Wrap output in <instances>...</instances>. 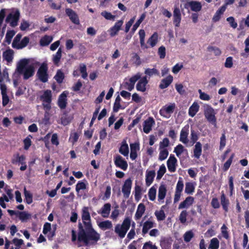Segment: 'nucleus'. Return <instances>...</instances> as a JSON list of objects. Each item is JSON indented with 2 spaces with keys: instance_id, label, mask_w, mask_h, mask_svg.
<instances>
[{
  "instance_id": "f257e3e1",
  "label": "nucleus",
  "mask_w": 249,
  "mask_h": 249,
  "mask_svg": "<svg viewBox=\"0 0 249 249\" xmlns=\"http://www.w3.org/2000/svg\"><path fill=\"white\" fill-rule=\"evenodd\" d=\"M82 222H78L77 231H71V241H76L78 247L95 245L100 239V234L92 227L88 207L82 209Z\"/></svg>"
},
{
  "instance_id": "f03ea898",
  "label": "nucleus",
  "mask_w": 249,
  "mask_h": 249,
  "mask_svg": "<svg viewBox=\"0 0 249 249\" xmlns=\"http://www.w3.org/2000/svg\"><path fill=\"white\" fill-rule=\"evenodd\" d=\"M130 225L131 219L129 217H126L124 220L122 225L118 224L116 225L114 231L120 238H123L129 229Z\"/></svg>"
},
{
  "instance_id": "7ed1b4c3",
  "label": "nucleus",
  "mask_w": 249,
  "mask_h": 249,
  "mask_svg": "<svg viewBox=\"0 0 249 249\" xmlns=\"http://www.w3.org/2000/svg\"><path fill=\"white\" fill-rule=\"evenodd\" d=\"M216 112L214 109L209 105L204 106V115L207 120L211 124L215 125L216 124Z\"/></svg>"
},
{
  "instance_id": "20e7f679",
  "label": "nucleus",
  "mask_w": 249,
  "mask_h": 249,
  "mask_svg": "<svg viewBox=\"0 0 249 249\" xmlns=\"http://www.w3.org/2000/svg\"><path fill=\"white\" fill-rule=\"evenodd\" d=\"M40 100L43 102L42 106L46 111H49L51 108V103L52 100V94L51 90H45L40 96Z\"/></svg>"
},
{
  "instance_id": "39448f33",
  "label": "nucleus",
  "mask_w": 249,
  "mask_h": 249,
  "mask_svg": "<svg viewBox=\"0 0 249 249\" xmlns=\"http://www.w3.org/2000/svg\"><path fill=\"white\" fill-rule=\"evenodd\" d=\"M48 71V67L47 64L45 62L42 63L36 73V76L41 82L46 83L48 81L49 75Z\"/></svg>"
},
{
  "instance_id": "423d86ee",
  "label": "nucleus",
  "mask_w": 249,
  "mask_h": 249,
  "mask_svg": "<svg viewBox=\"0 0 249 249\" xmlns=\"http://www.w3.org/2000/svg\"><path fill=\"white\" fill-rule=\"evenodd\" d=\"M176 108V105L175 103H171L169 105H166L162 107L160 110V114L166 118H169L171 116Z\"/></svg>"
},
{
  "instance_id": "0eeeda50",
  "label": "nucleus",
  "mask_w": 249,
  "mask_h": 249,
  "mask_svg": "<svg viewBox=\"0 0 249 249\" xmlns=\"http://www.w3.org/2000/svg\"><path fill=\"white\" fill-rule=\"evenodd\" d=\"M20 17V13L18 10H17L14 13H10L7 16L5 22L10 23V26L15 27L18 25Z\"/></svg>"
},
{
  "instance_id": "6e6552de",
  "label": "nucleus",
  "mask_w": 249,
  "mask_h": 249,
  "mask_svg": "<svg viewBox=\"0 0 249 249\" xmlns=\"http://www.w3.org/2000/svg\"><path fill=\"white\" fill-rule=\"evenodd\" d=\"M184 187L183 182L181 178H179L177 182L175 194L174 196V203H176L178 202L179 199L181 195V192H182L183 189Z\"/></svg>"
},
{
  "instance_id": "1a4fd4ad",
  "label": "nucleus",
  "mask_w": 249,
  "mask_h": 249,
  "mask_svg": "<svg viewBox=\"0 0 249 249\" xmlns=\"http://www.w3.org/2000/svg\"><path fill=\"white\" fill-rule=\"evenodd\" d=\"M132 181L130 178L126 179L122 186V192L124 194V196L127 198L129 196L132 187Z\"/></svg>"
},
{
  "instance_id": "9d476101",
  "label": "nucleus",
  "mask_w": 249,
  "mask_h": 249,
  "mask_svg": "<svg viewBox=\"0 0 249 249\" xmlns=\"http://www.w3.org/2000/svg\"><path fill=\"white\" fill-rule=\"evenodd\" d=\"M177 162V159L176 158L175 156L173 154H171L167 161V166L169 171L171 173L175 172L176 171Z\"/></svg>"
},
{
  "instance_id": "9b49d317",
  "label": "nucleus",
  "mask_w": 249,
  "mask_h": 249,
  "mask_svg": "<svg viewBox=\"0 0 249 249\" xmlns=\"http://www.w3.org/2000/svg\"><path fill=\"white\" fill-rule=\"evenodd\" d=\"M65 12L72 23L76 25L80 24L79 17L75 11L71 8H68L65 9Z\"/></svg>"
},
{
  "instance_id": "f8f14e48",
  "label": "nucleus",
  "mask_w": 249,
  "mask_h": 249,
  "mask_svg": "<svg viewBox=\"0 0 249 249\" xmlns=\"http://www.w3.org/2000/svg\"><path fill=\"white\" fill-rule=\"evenodd\" d=\"M155 122L152 117H148L143 124V130L146 133H149L152 130V126L155 124Z\"/></svg>"
},
{
  "instance_id": "ddd939ff",
  "label": "nucleus",
  "mask_w": 249,
  "mask_h": 249,
  "mask_svg": "<svg viewBox=\"0 0 249 249\" xmlns=\"http://www.w3.org/2000/svg\"><path fill=\"white\" fill-rule=\"evenodd\" d=\"M123 23V20H119L110 28L108 32L110 36L113 37L118 34L119 31L121 29V27L122 26Z\"/></svg>"
},
{
  "instance_id": "4468645a",
  "label": "nucleus",
  "mask_w": 249,
  "mask_h": 249,
  "mask_svg": "<svg viewBox=\"0 0 249 249\" xmlns=\"http://www.w3.org/2000/svg\"><path fill=\"white\" fill-rule=\"evenodd\" d=\"M181 20V15L179 8L175 6L173 11V23L175 27H178Z\"/></svg>"
},
{
  "instance_id": "2eb2a0df",
  "label": "nucleus",
  "mask_w": 249,
  "mask_h": 249,
  "mask_svg": "<svg viewBox=\"0 0 249 249\" xmlns=\"http://www.w3.org/2000/svg\"><path fill=\"white\" fill-rule=\"evenodd\" d=\"M115 165L122 170L125 171L127 169L128 164L126 160L120 155L116 156L114 159Z\"/></svg>"
},
{
  "instance_id": "dca6fc26",
  "label": "nucleus",
  "mask_w": 249,
  "mask_h": 249,
  "mask_svg": "<svg viewBox=\"0 0 249 249\" xmlns=\"http://www.w3.org/2000/svg\"><path fill=\"white\" fill-rule=\"evenodd\" d=\"M68 94L67 91H63L59 96L58 99L57 105L60 109H63L66 107L67 102V96Z\"/></svg>"
},
{
  "instance_id": "f3484780",
  "label": "nucleus",
  "mask_w": 249,
  "mask_h": 249,
  "mask_svg": "<svg viewBox=\"0 0 249 249\" xmlns=\"http://www.w3.org/2000/svg\"><path fill=\"white\" fill-rule=\"evenodd\" d=\"M147 76H145L141 78L136 85V89L138 91L144 92L146 91V86L148 83Z\"/></svg>"
},
{
  "instance_id": "a211bd4d",
  "label": "nucleus",
  "mask_w": 249,
  "mask_h": 249,
  "mask_svg": "<svg viewBox=\"0 0 249 249\" xmlns=\"http://www.w3.org/2000/svg\"><path fill=\"white\" fill-rule=\"evenodd\" d=\"M1 93L2 95V106H6L9 102V98L7 94V87L5 84L0 85Z\"/></svg>"
},
{
  "instance_id": "6ab92c4d",
  "label": "nucleus",
  "mask_w": 249,
  "mask_h": 249,
  "mask_svg": "<svg viewBox=\"0 0 249 249\" xmlns=\"http://www.w3.org/2000/svg\"><path fill=\"white\" fill-rule=\"evenodd\" d=\"M35 73V68L33 65H28L26 68L24 69L21 74H23V78L25 80L32 77Z\"/></svg>"
},
{
  "instance_id": "aec40b11",
  "label": "nucleus",
  "mask_w": 249,
  "mask_h": 249,
  "mask_svg": "<svg viewBox=\"0 0 249 249\" xmlns=\"http://www.w3.org/2000/svg\"><path fill=\"white\" fill-rule=\"evenodd\" d=\"M194 202V198L193 196H188L185 199L181 202L179 206L178 209H182L184 208H187L190 206L192 205Z\"/></svg>"
},
{
  "instance_id": "412c9836",
  "label": "nucleus",
  "mask_w": 249,
  "mask_h": 249,
  "mask_svg": "<svg viewBox=\"0 0 249 249\" xmlns=\"http://www.w3.org/2000/svg\"><path fill=\"white\" fill-rule=\"evenodd\" d=\"M173 77L172 75H169L166 78L162 79L161 80L159 88L160 89H164L167 88L173 82Z\"/></svg>"
},
{
  "instance_id": "4be33fe9",
  "label": "nucleus",
  "mask_w": 249,
  "mask_h": 249,
  "mask_svg": "<svg viewBox=\"0 0 249 249\" xmlns=\"http://www.w3.org/2000/svg\"><path fill=\"white\" fill-rule=\"evenodd\" d=\"M154 227V222L152 220V217L151 216L148 220L144 222L142 230V234L144 235L148 232V231Z\"/></svg>"
},
{
  "instance_id": "5701e85b",
  "label": "nucleus",
  "mask_w": 249,
  "mask_h": 249,
  "mask_svg": "<svg viewBox=\"0 0 249 249\" xmlns=\"http://www.w3.org/2000/svg\"><path fill=\"white\" fill-rule=\"evenodd\" d=\"M188 128V126L187 128L184 127L182 128L180 131L179 141L184 144H187L189 142V140L188 139V135L189 134Z\"/></svg>"
},
{
  "instance_id": "b1692460",
  "label": "nucleus",
  "mask_w": 249,
  "mask_h": 249,
  "mask_svg": "<svg viewBox=\"0 0 249 249\" xmlns=\"http://www.w3.org/2000/svg\"><path fill=\"white\" fill-rule=\"evenodd\" d=\"M29 63V60L28 59L24 58L21 59L18 63L17 66V71L19 73H22L23 72L24 69L26 68L28 66L27 65Z\"/></svg>"
},
{
  "instance_id": "393cba45",
  "label": "nucleus",
  "mask_w": 249,
  "mask_h": 249,
  "mask_svg": "<svg viewBox=\"0 0 249 249\" xmlns=\"http://www.w3.org/2000/svg\"><path fill=\"white\" fill-rule=\"evenodd\" d=\"M220 202L223 209L225 211V212H227L228 211V207L230 204V201L229 199L226 197V196L223 191L221 192Z\"/></svg>"
},
{
  "instance_id": "a878e982",
  "label": "nucleus",
  "mask_w": 249,
  "mask_h": 249,
  "mask_svg": "<svg viewBox=\"0 0 249 249\" xmlns=\"http://www.w3.org/2000/svg\"><path fill=\"white\" fill-rule=\"evenodd\" d=\"M192 11L197 12L201 11L202 9V5L201 2L198 1L192 0L188 2Z\"/></svg>"
},
{
  "instance_id": "bb28decb",
  "label": "nucleus",
  "mask_w": 249,
  "mask_h": 249,
  "mask_svg": "<svg viewBox=\"0 0 249 249\" xmlns=\"http://www.w3.org/2000/svg\"><path fill=\"white\" fill-rule=\"evenodd\" d=\"M226 6H222L219 8L215 12L214 15H213L212 20L213 22H216L218 21L220 18L221 16L224 14V12L226 11Z\"/></svg>"
},
{
  "instance_id": "cd10ccee",
  "label": "nucleus",
  "mask_w": 249,
  "mask_h": 249,
  "mask_svg": "<svg viewBox=\"0 0 249 249\" xmlns=\"http://www.w3.org/2000/svg\"><path fill=\"white\" fill-rule=\"evenodd\" d=\"M155 177L154 170L147 171L146 172L145 182L147 186H150L154 180Z\"/></svg>"
},
{
  "instance_id": "c85d7f7f",
  "label": "nucleus",
  "mask_w": 249,
  "mask_h": 249,
  "mask_svg": "<svg viewBox=\"0 0 249 249\" xmlns=\"http://www.w3.org/2000/svg\"><path fill=\"white\" fill-rule=\"evenodd\" d=\"M202 154V144L200 142H196L194 149V156L195 158L198 159Z\"/></svg>"
},
{
  "instance_id": "c756f323",
  "label": "nucleus",
  "mask_w": 249,
  "mask_h": 249,
  "mask_svg": "<svg viewBox=\"0 0 249 249\" xmlns=\"http://www.w3.org/2000/svg\"><path fill=\"white\" fill-rule=\"evenodd\" d=\"M145 210V207L144 204L140 203L139 204L137 211L135 213V218L136 220H138L143 215Z\"/></svg>"
},
{
  "instance_id": "7c9ffc66",
  "label": "nucleus",
  "mask_w": 249,
  "mask_h": 249,
  "mask_svg": "<svg viewBox=\"0 0 249 249\" xmlns=\"http://www.w3.org/2000/svg\"><path fill=\"white\" fill-rule=\"evenodd\" d=\"M111 209V204L109 203L104 205L101 209V212H98L99 213H101L104 217H107L109 215Z\"/></svg>"
},
{
  "instance_id": "2f4dec72",
  "label": "nucleus",
  "mask_w": 249,
  "mask_h": 249,
  "mask_svg": "<svg viewBox=\"0 0 249 249\" xmlns=\"http://www.w3.org/2000/svg\"><path fill=\"white\" fill-rule=\"evenodd\" d=\"M167 192L166 187L164 184H161L159 188L158 191V200L160 201V200H163L165 198Z\"/></svg>"
},
{
  "instance_id": "473e14b6",
  "label": "nucleus",
  "mask_w": 249,
  "mask_h": 249,
  "mask_svg": "<svg viewBox=\"0 0 249 249\" xmlns=\"http://www.w3.org/2000/svg\"><path fill=\"white\" fill-rule=\"evenodd\" d=\"M199 106L197 103L194 102L189 107L188 114L192 117H194L199 110Z\"/></svg>"
},
{
  "instance_id": "72a5a7b5",
  "label": "nucleus",
  "mask_w": 249,
  "mask_h": 249,
  "mask_svg": "<svg viewBox=\"0 0 249 249\" xmlns=\"http://www.w3.org/2000/svg\"><path fill=\"white\" fill-rule=\"evenodd\" d=\"M65 78L64 72L61 70H58L54 76V79L56 81L57 83L60 84L63 83Z\"/></svg>"
},
{
  "instance_id": "f704fd0d",
  "label": "nucleus",
  "mask_w": 249,
  "mask_h": 249,
  "mask_svg": "<svg viewBox=\"0 0 249 249\" xmlns=\"http://www.w3.org/2000/svg\"><path fill=\"white\" fill-rule=\"evenodd\" d=\"M62 56V49L59 48L56 53L53 55V61L54 64L58 66Z\"/></svg>"
},
{
  "instance_id": "c9c22d12",
  "label": "nucleus",
  "mask_w": 249,
  "mask_h": 249,
  "mask_svg": "<svg viewBox=\"0 0 249 249\" xmlns=\"http://www.w3.org/2000/svg\"><path fill=\"white\" fill-rule=\"evenodd\" d=\"M158 40V34L155 32L148 39L147 43H149L151 47H154L157 43Z\"/></svg>"
},
{
  "instance_id": "e433bc0d",
  "label": "nucleus",
  "mask_w": 249,
  "mask_h": 249,
  "mask_svg": "<svg viewBox=\"0 0 249 249\" xmlns=\"http://www.w3.org/2000/svg\"><path fill=\"white\" fill-rule=\"evenodd\" d=\"M119 152L124 156H127L129 153V148L128 144L125 141L122 142L121 147L119 148Z\"/></svg>"
},
{
  "instance_id": "4c0bfd02",
  "label": "nucleus",
  "mask_w": 249,
  "mask_h": 249,
  "mask_svg": "<svg viewBox=\"0 0 249 249\" xmlns=\"http://www.w3.org/2000/svg\"><path fill=\"white\" fill-rule=\"evenodd\" d=\"M53 40V37L51 36L45 35L40 40V44L42 46L48 45Z\"/></svg>"
},
{
  "instance_id": "58836bf2",
  "label": "nucleus",
  "mask_w": 249,
  "mask_h": 249,
  "mask_svg": "<svg viewBox=\"0 0 249 249\" xmlns=\"http://www.w3.org/2000/svg\"><path fill=\"white\" fill-rule=\"evenodd\" d=\"M14 158L11 160V162L14 164H17V163H20L23 160H25L26 158L24 155H19L18 153L14 156Z\"/></svg>"
},
{
  "instance_id": "ea45409f",
  "label": "nucleus",
  "mask_w": 249,
  "mask_h": 249,
  "mask_svg": "<svg viewBox=\"0 0 249 249\" xmlns=\"http://www.w3.org/2000/svg\"><path fill=\"white\" fill-rule=\"evenodd\" d=\"M184 151L187 153V150L184 148V146L181 144L177 145L174 150V152L176 153L177 156L178 157Z\"/></svg>"
},
{
  "instance_id": "a19ab883",
  "label": "nucleus",
  "mask_w": 249,
  "mask_h": 249,
  "mask_svg": "<svg viewBox=\"0 0 249 249\" xmlns=\"http://www.w3.org/2000/svg\"><path fill=\"white\" fill-rule=\"evenodd\" d=\"M98 226L103 230L110 229L112 227V224L109 220H106L101 222L98 224Z\"/></svg>"
},
{
  "instance_id": "79ce46f5",
  "label": "nucleus",
  "mask_w": 249,
  "mask_h": 249,
  "mask_svg": "<svg viewBox=\"0 0 249 249\" xmlns=\"http://www.w3.org/2000/svg\"><path fill=\"white\" fill-rule=\"evenodd\" d=\"M144 73L146 74V76H148L149 77H150L154 75H159L160 74L159 71L155 68H147L145 69Z\"/></svg>"
},
{
  "instance_id": "37998d69",
  "label": "nucleus",
  "mask_w": 249,
  "mask_h": 249,
  "mask_svg": "<svg viewBox=\"0 0 249 249\" xmlns=\"http://www.w3.org/2000/svg\"><path fill=\"white\" fill-rule=\"evenodd\" d=\"M139 35L140 36V44L142 48H148V47L145 45V42H144V38L145 36V33L144 30L141 29L139 32Z\"/></svg>"
},
{
  "instance_id": "c03bdc74",
  "label": "nucleus",
  "mask_w": 249,
  "mask_h": 249,
  "mask_svg": "<svg viewBox=\"0 0 249 249\" xmlns=\"http://www.w3.org/2000/svg\"><path fill=\"white\" fill-rule=\"evenodd\" d=\"M195 186L192 182H188L185 184V193L192 194L195 191Z\"/></svg>"
},
{
  "instance_id": "a18cd8bd",
  "label": "nucleus",
  "mask_w": 249,
  "mask_h": 249,
  "mask_svg": "<svg viewBox=\"0 0 249 249\" xmlns=\"http://www.w3.org/2000/svg\"><path fill=\"white\" fill-rule=\"evenodd\" d=\"M219 247V241L216 238H213L211 240L208 248L209 249H218Z\"/></svg>"
},
{
  "instance_id": "49530a36",
  "label": "nucleus",
  "mask_w": 249,
  "mask_h": 249,
  "mask_svg": "<svg viewBox=\"0 0 249 249\" xmlns=\"http://www.w3.org/2000/svg\"><path fill=\"white\" fill-rule=\"evenodd\" d=\"M121 101V98L119 95H118L115 100V102L114 103L113 110L114 112H117L119 111V110L121 107V105L120 104V102Z\"/></svg>"
},
{
  "instance_id": "de8ad7c7",
  "label": "nucleus",
  "mask_w": 249,
  "mask_h": 249,
  "mask_svg": "<svg viewBox=\"0 0 249 249\" xmlns=\"http://www.w3.org/2000/svg\"><path fill=\"white\" fill-rule=\"evenodd\" d=\"M155 215L157 217L158 221H163L165 219L166 216L163 210L156 211Z\"/></svg>"
},
{
  "instance_id": "09e8293b",
  "label": "nucleus",
  "mask_w": 249,
  "mask_h": 249,
  "mask_svg": "<svg viewBox=\"0 0 249 249\" xmlns=\"http://www.w3.org/2000/svg\"><path fill=\"white\" fill-rule=\"evenodd\" d=\"M160 150V151L159 156V160L160 161H162L167 158L169 152L167 149H162Z\"/></svg>"
},
{
  "instance_id": "8fccbe9b",
  "label": "nucleus",
  "mask_w": 249,
  "mask_h": 249,
  "mask_svg": "<svg viewBox=\"0 0 249 249\" xmlns=\"http://www.w3.org/2000/svg\"><path fill=\"white\" fill-rule=\"evenodd\" d=\"M24 194L26 202L28 204L32 203L33 202V195L29 191L26 190L25 187L24 190Z\"/></svg>"
},
{
  "instance_id": "3c124183",
  "label": "nucleus",
  "mask_w": 249,
  "mask_h": 249,
  "mask_svg": "<svg viewBox=\"0 0 249 249\" xmlns=\"http://www.w3.org/2000/svg\"><path fill=\"white\" fill-rule=\"evenodd\" d=\"M15 35V32L14 30L7 31L5 36V41L8 44H10L11 40Z\"/></svg>"
},
{
  "instance_id": "603ef678",
  "label": "nucleus",
  "mask_w": 249,
  "mask_h": 249,
  "mask_svg": "<svg viewBox=\"0 0 249 249\" xmlns=\"http://www.w3.org/2000/svg\"><path fill=\"white\" fill-rule=\"evenodd\" d=\"M166 171V169L165 165L163 164L160 165L157 172V179H160L165 173Z\"/></svg>"
},
{
  "instance_id": "864d4df0",
  "label": "nucleus",
  "mask_w": 249,
  "mask_h": 249,
  "mask_svg": "<svg viewBox=\"0 0 249 249\" xmlns=\"http://www.w3.org/2000/svg\"><path fill=\"white\" fill-rule=\"evenodd\" d=\"M234 157V154L233 153L231 155L230 158L227 160V161L224 164L223 167V170L224 171H226L229 169V168L232 162V160H233Z\"/></svg>"
},
{
  "instance_id": "5fc2aeb1",
  "label": "nucleus",
  "mask_w": 249,
  "mask_h": 249,
  "mask_svg": "<svg viewBox=\"0 0 249 249\" xmlns=\"http://www.w3.org/2000/svg\"><path fill=\"white\" fill-rule=\"evenodd\" d=\"M207 50L209 52L213 51L214 55L216 56H220L221 54V51L220 49L217 47L209 46L207 47Z\"/></svg>"
},
{
  "instance_id": "6e6d98bb",
  "label": "nucleus",
  "mask_w": 249,
  "mask_h": 249,
  "mask_svg": "<svg viewBox=\"0 0 249 249\" xmlns=\"http://www.w3.org/2000/svg\"><path fill=\"white\" fill-rule=\"evenodd\" d=\"M157 190L154 186H152L148 191L149 198L151 201L155 200L156 198Z\"/></svg>"
},
{
  "instance_id": "4d7b16f0",
  "label": "nucleus",
  "mask_w": 249,
  "mask_h": 249,
  "mask_svg": "<svg viewBox=\"0 0 249 249\" xmlns=\"http://www.w3.org/2000/svg\"><path fill=\"white\" fill-rule=\"evenodd\" d=\"M3 57L7 62L11 61L13 58V51L9 50L3 53Z\"/></svg>"
},
{
  "instance_id": "13d9d810",
  "label": "nucleus",
  "mask_w": 249,
  "mask_h": 249,
  "mask_svg": "<svg viewBox=\"0 0 249 249\" xmlns=\"http://www.w3.org/2000/svg\"><path fill=\"white\" fill-rule=\"evenodd\" d=\"M194 236V234L192 231H187L184 234V240L186 243L189 242Z\"/></svg>"
},
{
  "instance_id": "bf43d9fd",
  "label": "nucleus",
  "mask_w": 249,
  "mask_h": 249,
  "mask_svg": "<svg viewBox=\"0 0 249 249\" xmlns=\"http://www.w3.org/2000/svg\"><path fill=\"white\" fill-rule=\"evenodd\" d=\"M188 213L186 210H183L180 213L179 216V220L182 224H184L186 222V218Z\"/></svg>"
},
{
  "instance_id": "052dcab7",
  "label": "nucleus",
  "mask_w": 249,
  "mask_h": 249,
  "mask_svg": "<svg viewBox=\"0 0 249 249\" xmlns=\"http://www.w3.org/2000/svg\"><path fill=\"white\" fill-rule=\"evenodd\" d=\"M29 38L28 36H25L20 42V45L18 46V48L22 49L27 46L29 42Z\"/></svg>"
},
{
  "instance_id": "680f3d73",
  "label": "nucleus",
  "mask_w": 249,
  "mask_h": 249,
  "mask_svg": "<svg viewBox=\"0 0 249 249\" xmlns=\"http://www.w3.org/2000/svg\"><path fill=\"white\" fill-rule=\"evenodd\" d=\"M29 137H31V136L29 135L23 140L24 149L25 150H28L31 145L32 141Z\"/></svg>"
},
{
  "instance_id": "e2e57ef3",
  "label": "nucleus",
  "mask_w": 249,
  "mask_h": 249,
  "mask_svg": "<svg viewBox=\"0 0 249 249\" xmlns=\"http://www.w3.org/2000/svg\"><path fill=\"white\" fill-rule=\"evenodd\" d=\"M198 139V135L196 132L194 130L191 131V140L193 144L196 143Z\"/></svg>"
},
{
  "instance_id": "0e129e2a",
  "label": "nucleus",
  "mask_w": 249,
  "mask_h": 249,
  "mask_svg": "<svg viewBox=\"0 0 249 249\" xmlns=\"http://www.w3.org/2000/svg\"><path fill=\"white\" fill-rule=\"evenodd\" d=\"M158 54L160 59H163L165 58L166 55V49L165 47L163 46H161L158 49Z\"/></svg>"
},
{
  "instance_id": "69168bd1",
  "label": "nucleus",
  "mask_w": 249,
  "mask_h": 249,
  "mask_svg": "<svg viewBox=\"0 0 249 249\" xmlns=\"http://www.w3.org/2000/svg\"><path fill=\"white\" fill-rule=\"evenodd\" d=\"M170 142L167 138H165L162 140V141L160 142V149H165L169 146Z\"/></svg>"
},
{
  "instance_id": "338daca9",
  "label": "nucleus",
  "mask_w": 249,
  "mask_h": 249,
  "mask_svg": "<svg viewBox=\"0 0 249 249\" xmlns=\"http://www.w3.org/2000/svg\"><path fill=\"white\" fill-rule=\"evenodd\" d=\"M132 60L136 66H139L142 63L140 56L136 53H133V56H132Z\"/></svg>"
},
{
  "instance_id": "774afa93",
  "label": "nucleus",
  "mask_w": 249,
  "mask_h": 249,
  "mask_svg": "<svg viewBox=\"0 0 249 249\" xmlns=\"http://www.w3.org/2000/svg\"><path fill=\"white\" fill-rule=\"evenodd\" d=\"M101 15L107 20H114L115 18V16L112 15L111 13L106 11L102 12Z\"/></svg>"
}]
</instances>
